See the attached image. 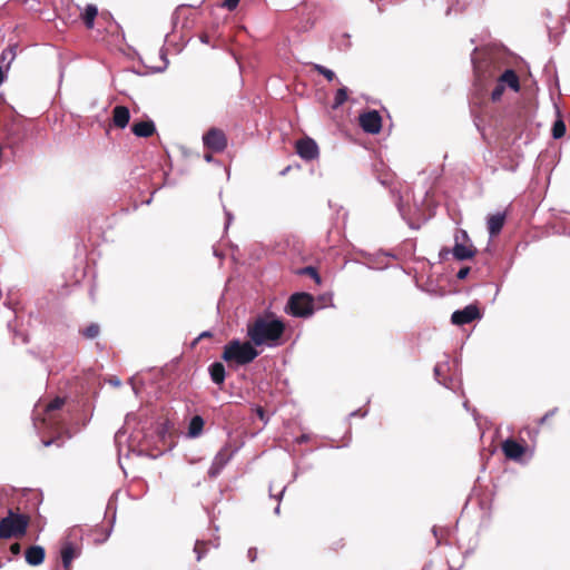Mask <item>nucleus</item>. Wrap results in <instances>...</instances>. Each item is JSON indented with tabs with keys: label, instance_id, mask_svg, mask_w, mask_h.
Returning <instances> with one entry per match:
<instances>
[{
	"label": "nucleus",
	"instance_id": "1",
	"mask_svg": "<svg viewBox=\"0 0 570 570\" xmlns=\"http://www.w3.org/2000/svg\"><path fill=\"white\" fill-rule=\"evenodd\" d=\"M284 331L285 324L273 315L258 316L247 325V336L256 346H278Z\"/></svg>",
	"mask_w": 570,
	"mask_h": 570
},
{
	"label": "nucleus",
	"instance_id": "2",
	"mask_svg": "<svg viewBox=\"0 0 570 570\" xmlns=\"http://www.w3.org/2000/svg\"><path fill=\"white\" fill-rule=\"evenodd\" d=\"M258 356V352L250 342H240L234 340L224 347L223 360L226 362H235L238 365H245L254 361Z\"/></svg>",
	"mask_w": 570,
	"mask_h": 570
},
{
	"label": "nucleus",
	"instance_id": "3",
	"mask_svg": "<svg viewBox=\"0 0 570 570\" xmlns=\"http://www.w3.org/2000/svg\"><path fill=\"white\" fill-rule=\"evenodd\" d=\"M28 525L29 518L27 515L10 510L8 515L0 521V538L22 537L26 534Z\"/></svg>",
	"mask_w": 570,
	"mask_h": 570
},
{
	"label": "nucleus",
	"instance_id": "4",
	"mask_svg": "<svg viewBox=\"0 0 570 570\" xmlns=\"http://www.w3.org/2000/svg\"><path fill=\"white\" fill-rule=\"evenodd\" d=\"M286 309L295 317H308L313 314V297L306 293H296L291 296Z\"/></svg>",
	"mask_w": 570,
	"mask_h": 570
},
{
	"label": "nucleus",
	"instance_id": "5",
	"mask_svg": "<svg viewBox=\"0 0 570 570\" xmlns=\"http://www.w3.org/2000/svg\"><path fill=\"white\" fill-rule=\"evenodd\" d=\"M454 247L452 249L453 256L458 261H465L472 258L476 250L472 244H470L469 235L465 230L460 229L454 236Z\"/></svg>",
	"mask_w": 570,
	"mask_h": 570
},
{
	"label": "nucleus",
	"instance_id": "6",
	"mask_svg": "<svg viewBox=\"0 0 570 570\" xmlns=\"http://www.w3.org/2000/svg\"><path fill=\"white\" fill-rule=\"evenodd\" d=\"M235 452L236 450L232 449L230 445L223 446L213 459L212 465L208 470V475L210 478H216L225 465L233 459Z\"/></svg>",
	"mask_w": 570,
	"mask_h": 570
},
{
	"label": "nucleus",
	"instance_id": "7",
	"mask_svg": "<svg viewBox=\"0 0 570 570\" xmlns=\"http://www.w3.org/2000/svg\"><path fill=\"white\" fill-rule=\"evenodd\" d=\"M203 142L208 149L220 153L227 146V139L223 130L217 128H210L204 136Z\"/></svg>",
	"mask_w": 570,
	"mask_h": 570
},
{
	"label": "nucleus",
	"instance_id": "8",
	"mask_svg": "<svg viewBox=\"0 0 570 570\" xmlns=\"http://www.w3.org/2000/svg\"><path fill=\"white\" fill-rule=\"evenodd\" d=\"M360 125L365 132L377 134L382 128V118L376 110H371L360 116Z\"/></svg>",
	"mask_w": 570,
	"mask_h": 570
},
{
	"label": "nucleus",
	"instance_id": "9",
	"mask_svg": "<svg viewBox=\"0 0 570 570\" xmlns=\"http://www.w3.org/2000/svg\"><path fill=\"white\" fill-rule=\"evenodd\" d=\"M480 317L479 308L471 304L465 306L463 309L455 311L451 316V321L455 325H464Z\"/></svg>",
	"mask_w": 570,
	"mask_h": 570
},
{
	"label": "nucleus",
	"instance_id": "10",
	"mask_svg": "<svg viewBox=\"0 0 570 570\" xmlns=\"http://www.w3.org/2000/svg\"><path fill=\"white\" fill-rule=\"evenodd\" d=\"M296 153L305 160H313L318 157V146L312 138H304L296 142Z\"/></svg>",
	"mask_w": 570,
	"mask_h": 570
},
{
	"label": "nucleus",
	"instance_id": "11",
	"mask_svg": "<svg viewBox=\"0 0 570 570\" xmlns=\"http://www.w3.org/2000/svg\"><path fill=\"white\" fill-rule=\"evenodd\" d=\"M502 451L508 459L517 461L524 454L525 448L514 440L509 439L502 443Z\"/></svg>",
	"mask_w": 570,
	"mask_h": 570
},
{
	"label": "nucleus",
	"instance_id": "12",
	"mask_svg": "<svg viewBox=\"0 0 570 570\" xmlns=\"http://www.w3.org/2000/svg\"><path fill=\"white\" fill-rule=\"evenodd\" d=\"M65 404V400L61 397H56L53 401L48 403L45 407V416L41 419V423L49 429H53L55 425V417L53 412L61 409V406Z\"/></svg>",
	"mask_w": 570,
	"mask_h": 570
},
{
	"label": "nucleus",
	"instance_id": "13",
	"mask_svg": "<svg viewBox=\"0 0 570 570\" xmlns=\"http://www.w3.org/2000/svg\"><path fill=\"white\" fill-rule=\"evenodd\" d=\"M45 549L40 546H32L28 548L24 553L27 563L33 567L41 564L45 560Z\"/></svg>",
	"mask_w": 570,
	"mask_h": 570
},
{
	"label": "nucleus",
	"instance_id": "14",
	"mask_svg": "<svg viewBox=\"0 0 570 570\" xmlns=\"http://www.w3.org/2000/svg\"><path fill=\"white\" fill-rule=\"evenodd\" d=\"M130 119L129 109L125 106H116L112 110V121L116 127L125 128Z\"/></svg>",
	"mask_w": 570,
	"mask_h": 570
},
{
	"label": "nucleus",
	"instance_id": "15",
	"mask_svg": "<svg viewBox=\"0 0 570 570\" xmlns=\"http://www.w3.org/2000/svg\"><path fill=\"white\" fill-rule=\"evenodd\" d=\"M505 215L502 213H497L494 215L489 216L488 218V229L491 237L498 235L503 225H504Z\"/></svg>",
	"mask_w": 570,
	"mask_h": 570
},
{
	"label": "nucleus",
	"instance_id": "16",
	"mask_svg": "<svg viewBox=\"0 0 570 570\" xmlns=\"http://www.w3.org/2000/svg\"><path fill=\"white\" fill-rule=\"evenodd\" d=\"M131 130L137 137H150L155 132L156 127L154 121L147 120L134 124Z\"/></svg>",
	"mask_w": 570,
	"mask_h": 570
},
{
	"label": "nucleus",
	"instance_id": "17",
	"mask_svg": "<svg viewBox=\"0 0 570 570\" xmlns=\"http://www.w3.org/2000/svg\"><path fill=\"white\" fill-rule=\"evenodd\" d=\"M499 82L502 83L504 86V88L509 87L513 91H519V89H520L519 78H518L517 73L511 69L505 70L500 76Z\"/></svg>",
	"mask_w": 570,
	"mask_h": 570
},
{
	"label": "nucleus",
	"instance_id": "18",
	"mask_svg": "<svg viewBox=\"0 0 570 570\" xmlns=\"http://www.w3.org/2000/svg\"><path fill=\"white\" fill-rule=\"evenodd\" d=\"M78 556L77 549L71 543H66L61 550L62 564L66 570H70L72 560Z\"/></svg>",
	"mask_w": 570,
	"mask_h": 570
},
{
	"label": "nucleus",
	"instance_id": "19",
	"mask_svg": "<svg viewBox=\"0 0 570 570\" xmlns=\"http://www.w3.org/2000/svg\"><path fill=\"white\" fill-rule=\"evenodd\" d=\"M210 379L216 384H223L225 381V367L222 363L216 362L209 366Z\"/></svg>",
	"mask_w": 570,
	"mask_h": 570
},
{
	"label": "nucleus",
	"instance_id": "20",
	"mask_svg": "<svg viewBox=\"0 0 570 570\" xmlns=\"http://www.w3.org/2000/svg\"><path fill=\"white\" fill-rule=\"evenodd\" d=\"M98 14V9L95 4H88L85 8V11L82 12L81 17L82 20L88 29H91L94 27L95 19Z\"/></svg>",
	"mask_w": 570,
	"mask_h": 570
},
{
	"label": "nucleus",
	"instance_id": "21",
	"mask_svg": "<svg viewBox=\"0 0 570 570\" xmlns=\"http://www.w3.org/2000/svg\"><path fill=\"white\" fill-rule=\"evenodd\" d=\"M204 428V420L196 415L189 422L188 435L190 438H197L202 434Z\"/></svg>",
	"mask_w": 570,
	"mask_h": 570
},
{
	"label": "nucleus",
	"instance_id": "22",
	"mask_svg": "<svg viewBox=\"0 0 570 570\" xmlns=\"http://www.w3.org/2000/svg\"><path fill=\"white\" fill-rule=\"evenodd\" d=\"M566 134V125H564V121L559 118L554 121L553 124V127H552V137L554 139H560L564 136Z\"/></svg>",
	"mask_w": 570,
	"mask_h": 570
},
{
	"label": "nucleus",
	"instance_id": "23",
	"mask_svg": "<svg viewBox=\"0 0 570 570\" xmlns=\"http://www.w3.org/2000/svg\"><path fill=\"white\" fill-rule=\"evenodd\" d=\"M347 100V88H340L335 94L333 108L336 109Z\"/></svg>",
	"mask_w": 570,
	"mask_h": 570
},
{
	"label": "nucleus",
	"instance_id": "24",
	"mask_svg": "<svg viewBox=\"0 0 570 570\" xmlns=\"http://www.w3.org/2000/svg\"><path fill=\"white\" fill-rule=\"evenodd\" d=\"M314 68L318 73L323 75L328 81H332L335 78L334 71L322 65H315Z\"/></svg>",
	"mask_w": 570,
	"mask_h": 570
},
{
	"label": "nucleus",
	"instance_id": "25",
	"mask_svg": "<svg viewBox=\"0 0 570 570\" xmlns=\"http://www.w3.org/2000/svg\"><path fill=\"white\" fill-rule=\"evenodd\" d=\"M82 334L87 338H95L99 334V326L97 324H90L82 331Z\"/></svg>",
	"mask_w": 570,
	"mask_h": 570
},
{
	"label": "nucleus",
	"instance_id": "26",
	"mask_svg": "<svg viewBox=\"0 0 570 570\" xmlns=\"http://www.w3.org/2000/svg\"><path fill=\"white\" fill-rule=\"evenodd\" d=\"M504 89H505L504 86L498 81L495 88L492 90V94H491L492 100L493 101L499 100L501 98Z\"/></svg>",
	"mask_w": 570,
	"mask_h": 570
},
{
	"label": "nucleus",
	"instance_id": "27",
	"mask_svg": "<svg viewBox=\"0 0 570 570\" xmlns=\"http://www.w3.org/2000/svg\"><path fill=\"white\" fill-rule=\"evenodd\" d=\"M444 366H445L444 364H438V365L434 367V375H435L436 380H438L440 383H442L444 386L449 387V385H448L445 382H442V381L440 380V376H441V373H442V371H443Z\"/></svg>",
	"mask_w": 570,
	"mask_h": 570
},
{
	"label": "nucleus",
	"instance_id": "28",
	"mask_svg": "<svg viewBox=\"0 0 570 570\" xmlns=\"http://www.w3.org/2000/svg\"><path fill=\"white\" fill-rule=\"evenodd\" d=\"M203 544H204L203 541H197L195 544L194 551L197 554V560H200L203 558V551H202Z\"/></svg>",
	"mask_w": 570,
	"mask_h": 570
},
{
	"label": "nucleus",
	"instance_id": "29",
	"mask_svg": "<svg viewBox=\"0 0 570 570\" xmlns=\"http://www.w3.org/2000/svg\"><path fill=\"white\" fill-rule=\"evenodd\" d=\"M238 2H239V0H225L224 7H226L229 10H233L237 7Z\"/></svg>",
	"mask_w": 570,
	"mask_h": 570
},
{
	"label": "nucleus",
	"instance_id": "30",
	"mask_svg": "<svg viewBox=\"0 0 570 570\" xmlns=\"http://www.w3.org/2000/svg\"><path fill=\"white\" fill-rule=\"evenodd\" d=\"M469 272H470L469 267H463L458 272L456 276L459 279H464L468 276Z\"/></svg>",
	"mask_w": 570,
	"mask_h": 570
},
{
	"label": "nucleus",
	"instance_id": "31",
	"mask_svg": "<svg viewBox=\"0 0 570 570\" xmlns=\"http://www.w3.org/2000/svg\"><path fill=\"white\" fill-rule=\"evenodd\" d=\"M306 272H308V273H309V275H313V276H314V278H315V281H316L317 283H320V276L317 275V273H316L312 267H307V268H306Z\"/></svg>",
	"mask_w": 570,
	"mask_h": 570
},
{
	"label": "nucleus",
	"instance_id": "32",
	"mask_svg": "<svg viewBox=\"0 0 570 570\" xmlns=\"http://www.w3.org/2000/svg\"><path fill=\"white\" fill-rule=\"evenodd\" d=\"M10 549H11V552H12L13 554H18V553H20L21 547H20V544H19V543H14V544H12V546H11V548H10Z\"/></svg>",
	"mask_w": 570,
	"mask_h": 570
},
{
	"label": "nucleus",
	"instance_id": "33",
	"mask_svg": "<svg viewBox=\"0 0 570 570\" xmlns=\"http://www.w3.org/2000/svg\"><path fill=\"white\" fill-rule=\"evenodd\" d=\"M225 214H226V228H227L233 222V215L227 210H225Z\"/></svg>",
	"mask_w": 570,
	"mask_h": 570
},
{
	"label": "nucleus",
	"instance_id": "34",
	"mask_svg": "<svg viewBox=\"0 0 570 570\" xmlns=\"http://www.w3.org/2000/svg\"><path fill=\"white\" fill-rule=\"evenodd\" d=\"M256 554H257V552H256V550H255V549H249V550H248V558H249V560H250L252 562H253V561H255V559H256Z\"/></svg>",
	"mask_w": 570,
	"mask_h": 570
},
{
	"label": "nucleus",
	"instance_id": "35",
	"mask_svg": "<svg viewBox=\"0 0 570 570\" xmlns=\"http://www.w3.org/2000/svg\"><path fill=\"white\" fill-rule=\"evenodd\" d=\"M212 336V333L209 331H205L203 333L199 334V336L196 338V342L204 338V337H209Z\"/></svg>",
	"mask_w": 570,
	"mask_h": 570
},
{
	"label": "nucleus",
	"instance_id": "36",
	"mask_svg": "<svg viewBox=\"0 0 570 570\" xmlns=\"http://www.w3.org/2000/svg\"><path fill=\"white\" fill-rule=\"evenodd\" d=\"M554 414V410L551 411V412H548L544 416L541 417L540 420V423H543L546 422L547 420H549L550 416H552Z\"/></svg>",
	"mask_w": 570,
	"mask_h": 570
},
{
	"label": "nucleus",
	"instance_id": "37",
	"mask_svg": "<svg viewBox=\"0 0 570 570\" xmlns=\"http://www.w3.org/2000/svg\"><path fill=\"white\" fill-rule=\"evenodd\" d=\"M432 532H433L434 537L436 538V544H440V542H441V541H440V539H439V534H438V529H436V527H434V528L432 529Z\"/></svg>",
	"mask_w": 570,
	"mask_h": 570
},
{
	"label": "nucleus",
	"instance_id": "38",
	"mask_svg": "<svg viewBox=\"0 0 570 570\" xmlns=\"http://www.w3.org/2000/svg\"><path fill=\"white\" fill-rule=\"evenodd\" d=\"M204 158H205V160H206L207 163L213 161V156H212L210 154H206V155L204 156Z\"/></svg>",
	"mask_w": 570,
	"mask_h": 570
},
{
	"label": "nucleus",
	"instance_id": "39",
	"mask_svg": "<svg viewBox=\"0 0 570 570\" xmlns=\"http://www.w3.org/2000/svg\"><path fill=\"white\" fill-rule=\"evenodd\" d=\"M3 80H4V75H3L2 68L0 67V85L3 82Z\"/></svg>",
	"mask_w": 570,
	"mask_h": 570
},
{
	"label": "nucleus",
	"instance_id": "40",
	"mask_svg": "<svg viewBox=\"0 0 570 570\" xmlns=\"http://www.w3.org/2000/svg\"><path fill=\"white\" fill-rule=\"evenodd\" d=\"M200 40H202V42H204V43H208V37H207V36H203V37L200 38Z\"/></svg>",
	"mask_w": 570,
	"mask_h": 570
},
{
	"label": "nucleus",
	"instance_id": "41",
	"mask_svg": "<svg viewBox=\"0 0 570 570\" xmlns=\"http://www.w3.org/2000/svg\"><path fill=\"white\" fill-rule=\"evenodd\" d=\"M51 443H52V441H45L43 442L45 446H49Z\"/></svg>",
	"mask_w": 570,
	"mask_h": 570
},
{
	"label": "nucleus",
	"instance_id": "42",
	"mask_svg": "<svg viewBox=\"0 0 570 570\" xmlns=\"http://www.w3.org/2000/svg\"><path fill=\"white\" fill-rule=\"evenodd\" d=\"M275 513H276V514H278V513H279V505H277V507L275 508Z\"/></svg>",
	"mask_w": 570,
	"mask_h": 570
},
{
	"label": "nucleus",
	"instance_id": "43",
	"mask_svg": "<svg viewBox=\"0 0 570 570\" xmlns=\"http://www.w3.org/2000/svg\"><path fill=\"white\" fill-rule=\"evenodd\" d=\"M463 405H464V407H465L466 410H469V407H468V402H466V401L463 403Z\"/></svg>",
	"mask_w": 570,
	"mask_h": 570
},
{
	"label": "nucleus",
	"instance_id": "44",
	"mask_svg": "<svg viewBox=\"0 0 570 570\" xmlns=\"http://www.w3.org/2000/svg\"><path fill=\"white\" fill-rule=\"evenodd\" d=\"M284 491H285V488H283V490L281 491L279 497H282L284 494Z\"/></svg>",
	"mask_w": 570,
	"mask_h": 570
},
{
	"label": "nucleus",
	"instance_id": "45",
	"mask_svg": "<svg viewBox=\"0 0 570 570\" xmlns=\"http://www.w3.org/2000/svg\"><path fill=\"white\" fill-rule=\"evenodd\" d=\"M450 11H451V7H449V8H448V10H446V14H449V13H450Z\"/></svg>",
	"mask_w": 570,
	"mask_h": 570
},
{
	"label": "nucleus",
	"instance_id": "46",
	"mask_svg": "<svg viewBox=\"0 0 570 570\" xmlns=\"http://www.w3.org/2000/svg\"><path fill=\"white\" fill-rule=\"evenodd\" d=\"M287 170H288V168H286L285 170H283V171H282V174H283V175H284V174H287Z\"/></svg>",
	"mask_w": 570,
	"mask_h": 570
},
{
	"label": "nucleus",
	"instance_id": "47",
	"mask_svg": "<svg viewBox=\"0 0 570 570\" xmlns=\"http://www.w3.org/2000/svg\"><path fill=\"white\" fill-rule=\"evenodd\" d=\"M114 384H115V385H119V381H118V380H117V381H114Z\"/></svg>",
	"mask_w": 570,
	"mask_h": 570
}]
</instances>
